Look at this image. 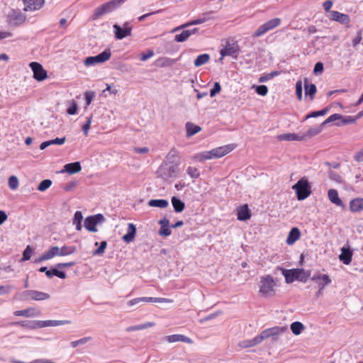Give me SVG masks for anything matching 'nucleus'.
I'll return each mask as SVG.
<instances>
[{
    "label": "nucleus",
    "instance_id": "1",
    "mask_svg": "<svg viewBox=\"0 0 363 363\" xmlns=\"http://www.w3.org/2000/svg\"><path fill=\"white\" fill-rule=\"evenodd\" d=\"M288 330L286 326H276L263 330L259 335L251 340H246L240 342L239 346L242 348H247L257 345L261 343L264 340L268 337L275 338L280 334H282Z\"/></svg>",
    "mask_w": 363,
    "mask_h": 363
},
{
    "label": "nucleus",
    "instance_id": "2",
    "mask_svg": "<svg viewBox=\"0 0 363 363\" xmlns=\"http://www.w3.org/2000/svg\"><path fill=\"white\" fill-rule=\"evenodd\" d=\"M276 284L271 275H265L261 277L259 285V293L262 296L270 297L275 294Z\"/></svg>",
    "mask_w": 363,
    "mask_h": 363
},
{
    "label": "nucleus",
    "instance_id": "3",
    "mask_svg": "<svg viewBox=\"0 0 363 363\" xmlns=\"http://www.w3.org/2000/svg\"><path fill=\"white\" fill-rule=\"evenodd\" d=\"M124 2L125 0H111L108 2L102 4L101 6L97 7L94 10V13L92 16L93 19H98L102 16H104L115 11L116 9L121 6Z\"/></svg>",
    "mask_w": 363,
    "mask_h": 363
},
{
    "label": "nucleus",
    "instance_id": "4",
    "mask_svg": "<svg viewBox=\"0 0 363 363\" xmlns=\"http://www.w3.org/2000/svg\"><path fill=\"white\" fill-rule=\"evenodd\" d=\"M292 189L296 191L297 199L302 201L308 197L311 193V186L308 179L305 177L298 180L293 186Z\"/></svg>",
    "mask_w": 363,
    "mask_h": 363
},
{
    "label": "nucleus",
    "instance_id": "5",
    "mask_svg": "<svg viewBox=\"0 0 363 363\" xmlns=\"http://www.w3.org/2000/svg\"><path fill=\"white\" fill-rule=\"evenodd\" d=\"M50 297V296L49 294L37 290L24 291L18 295V299L22 301L28 300L44 301L49 299Z\"/></svg>",
    "mask_w": 363,
    "mask_h": 363
},
{
    "label": "nucleus",
    "instance_id": "6",
    "mask_svg": "<svg viewBox=\"0 0 363 363\" xmlns=\"http://www.w3.org/2000/svg\"><path fill=\"white\" fill-rule=\"evenodd\" d=\"M178 172L177 164H162L158 168L157 173L158 176L164 180L175 177Z\"/></svg>",
    "mask_w": 363,
    "mask_h": 363
},
{
    "label": "nucleus",
    "instance_id": "7",
    "mask_svg": "<svg viewBox=\"0 0 363 363\" xmlns=\"http://www.w3.org/2000/svg\"><path fill=\"white\" fill-rule=\"evenodd\" d=\"M111 56L110 49H106L96 56H90L84 60V65L86 67L94 66L99 63H104L108 60Z\"/></svg>",
    "mask_w": 363,
    "mask_h": 363
},
{
    "label": "nucleus",
    "instance_id": "8",
    "mask_svg": "<svg viewBox=\"0 0 363 363\" xmlns=\"http://www.w3.org/2000/svg\"><path fill=\"white\" fill-rule=\"evenodd\" d=\"M26 20V16L19 10H11L7 16V22L13 26H18Z\"/></svg>",
    "mask_w": 363,
    "mask_h": 363
},
{
    "label": "nucleus",
    "instance_id": "9",
    "mask_svg": "<svg viewBox=\"0 0 363 363\" xmlns=\"http://www.w3.org/2000/svg\"><path fill=\"white\" fill-rule=\"evenodd\" d=\"M104 216L101 213L90 216L85 218L84 225L88 231L97 232V229L96 228V225L99 223L104 222Z\"/></svg>",
    "mask_w": 363,
    "mask_h": 363
},
{
    "label": "nucleus",
    "instance_id": "10",
    "mask_svg": "<svg viewBox=\"0 0 363 363\" xmlns=\"http://www.w3.org/2000/svg\"><path fill=\"white\" fill-rule=\"evenodd\" d=\"M140 302H151V303H172L173 300L165 298H155V297H140L135 298L128 301V306H133Z\"/></svg>",
    "mask_w": 363,
    "mask_h": 363
},
{
    "label": "nucleus",
    "instance_id": "11",
    "mask_svg": "<svg viewBox=\"0 0 363 363\" xmlns=\"http://www.w3.org/2000/svg\"><path fill=\"white\" fill-rule=\"evenodd\" d=\"M29 66L33 72V78L35 80L41 82L48 77L47 72L40 63L32 62Z\"/></svg>",
    "mask_w": 363,
    "mask_h": 363
},
{
    "label": "nucleus",
    "instance_id": "12",
    "mask_svg": "<svg viewBox=\"0 0 363 363\" xmlns=\"http://www.w3.org/2000/svg\"><path fill=\"white\" fill-rule=\"evenodd\" d=\"M113 27L116 39L121 40L127 36H130L131 34L132 28L128 22H125L123 27L117 24H114Z\"/></svg>",
    "mask_w": 363,
    "mask_h": 363
},
{
    "label": "nucleus",
    "instance_id": "13",
    "mask_svg": "<svg viewBox=\"0 0 363 363\" xmlns=\"http://www.w3.org/2000/svg\"><path fill=\"white\" fill-rule=\"evenodd\" d=\"M311 280L313 281L320 289H324V288L331 284L332 279L328 274H322L320 272H316L313 274L311 278Z\"/></svg>",
    "mask_w": 363,
    "mask_h": 363
},
{
    "label": "nucleus",
    "instance_id": "14",
    "mask_svg": "<svg viewBox=\"0 0 363 363\" xmlns=\"http://www.w3.org/2000/svg\"><path fill=\"white\" fill-rule=\"evenodd\" d=\"M330 18L333 21H337L341 24L347 25L349 27L350 18L347 14L340 13L337 11H331L330 12Z\"/></svg>",
    "mask_w": 363,
    "mask_h": 363
},
{
    "label": "nucleus",
    "instance_id": "15",
    "mask_svg": "<svg viewBox=\"0 0 363 363\" xmlns=\"http://www.w3.org/2000/svg\"><path fill=\"white\" fill-rule=\"evenodd\" d=\"M44 0H23L24 11H34L39 10L44 4Z\"/></svg>",
    "mask_w": 363,
    "mask_h": 363
},
{
    "label": "nucleus",
    "instance_id": "16",
    "mask_svg": "<svg viewBox=\"0 0 363 363\" xmlns=\"http://www.w3.org/2000/svg\"><path fill=\"white\" fill-rule=\"evenodd\" d=\"M235 147V145L230 144L221 147H218L212 150L213 158H220L230 152H231Z\"/></svg>",
    "mask_w": 363,
    "mask_h": 363
},
{
    "label": "nucleus",
    "instance_id": "17",
    "mask_svg": "<svg viewBox=\"0 0 363 363\" xmlns=\"http://www.w3.org/2000/svg\"><path fill=\"white\" fill-rule=\"evenodd\" d=\"M275 270L281 272V274L285 277V281L286 284H291L294 281L296 280V277L295 274L296 269H286L280 267H277Z\"/></svg>",
    "mask_w": 363,
    "mask_h": 363
},
{
    "label": "nucleus",
    "instance_id": "18",
    "mask_svg": "<svg viewBox=\"0 0 363 363\" xmlns=\"http://www.w3.org/2000/svg\"><path fill=\"white\" fill-rule=\"evenodd\" d=\"M16 316L37 317L40 315V311L30 307L21 311H16L13 313Z\"/></svg>",
    "mask_w": 363,
    "mask_h": 363
},
{
    "label": "nucleus",
    "instance_id": "19",
    "mask_svg": "<svg viewBox=\"0 0 363 363\" xmlns=\"http://www.w3.org/2000/svg\"><path fill=\"white\" fill-rule=\"evenodd\" d=\"M238 220L245 221L250 218L251 212L247 205H243L238 208L237 209Z\"/></svg>",
    "mask_w": 363,
    "mask_h": 363
},
{
    "label": "nucleus",
    "instance_id": "20",
    "mask_svg": "<svg viewBox=\"0 0 363 363\" xmlns=\"http://www.w3.org/2000/svg\"><path fill=\"white\" fill-rule=\"evenodd\" d=\"M220 55L224 56H233L236 57L238 53V46L234 44L227 43L224 48L220 52Z\"/></svg>",
    "mask_w": 363,
    "mask_h": 363
},
{
    "label": "nucleus",
    "instance_id": "21",
    "mask_svg": "<svg viewBox=\"0 0 363 363\" xmlns=\"http://www.w3.org/2000/svg\"><path fill=\"white\" fill-rule=\"evenodd\" d=\"M352 251L349 247H342L339 259L345 264H350L352 261Z\"/></svg>",
    "mask_w": 363,
    "mask_h": 363
},
{
    "label": "nucleus",
    "instance_id": "22",
    "mask_svg": "<svg viewBox=\"0 0 363 363\" xmlns=\"http://www.w3.org/2000/svg\"><path fill=\"white\" fill-rule=\"evenodd\" d=\"M136 234V227L133 223H128V228H127V233L125 234L122 239L126 243L131 242L135 236Z\"/></svg>",
    "mask_w": 363,
    "mask_h": 363
},
{
    "label": "nucleus",
    "instance_id": "23",
    "mask_svg": "<svg viewBox=\"0 0 363 363\" xmlns=\"http://www.w3.org/2000/svg\"><path fill=\"white\" fill-rule=\"evenodd\" d=\"M40 328L45 327H55L59 325H67L71 323V320H39Z\"/></svg>",
    "mask_w": 363,
    "mask_h": 363
},
{
    "label": "nucleus",
    "instance_id": "24",
    "mask_svg": "<svg viewBox=\"0 0 363 363\" xmlns=\"http://www.w3.org/2000/svg\"><path fill=\"white\" fill-rule=\"evenodd\" d=\"M328 196L329 200L337 206L344 208L345 205L342 201L339 198L338 192L335 189H330L328 191Z\"/></svg>",
    "mask_w": 363,
    "mask_h": 363
},
{
    "label": "nucleus",
    "instance_id": "25",
    "mask_svg": "<svg viewBox=\"0 0 363 363\" xmlns=\"http://www.w3.org/2000/svg\"><path fill=\"white\" fill-rule=\"evenodd\" d=\"M198 31V28H194L191 30H183L180 34L176 35L174 40L177 42L182 43L186 41L191 35L196 33Z\"/></svg>",
    "mask_w": 363,
    "mask_h": 363
},
{
    "label": "nucleus",
    "instance_id": "26",
    "mask_svg": "<svg viewBox=\"0 0 363 363\" xmlns=\"http://www.w3.org/2000/svg\"><path fill=\"white\" fill-rule=\"evenodd\" d=\"M82 169L81 164L79 162L68 163L64 166L62 172H67L69 174H76Z\"/></svg>",
    "mask_w": 363,
    "mask_h": 363
},
{
    "label": "nucleus",
    "instance_id": "27",
    "mask_svg": "<svg viewBox=\"0 0 363 363\" xmlns=\"http://www.w3.org/2000/svg\"><path fill=\"white\" fill-rule=\"evenodd\" d=\"M164 338L168 342H170V343L176 342H187V343L191 342V340L189 337H188L185 335H178V334L171 335L166 336Z\"/></svg>",
    "mask_w": 363,
    "mask_h": 363
},
{
    "label": "nucleus",
    "instance_id": "28",
    "mask_svg": "<svg viewBox=\"0 0 363 363\" xmlns=\"http://www.w3.org/2000/svg\"><path fill=\"white\" fill-rule=\"evenodd\" d=\"M350 209L352 212L363 211V198H357L350 201Z\"/></svg>",
    "mask_w": 363,
    "mask_h": 363
},
{
    "label": "nucleus",
    "instance_id": "29",
    "mask_svg": "<svg viewBox=\"0 0 363 363\" xmlns=\"http://www.w3.org/2000/svg\"><path fill=\"white\" fill-rule=\"evenodd\" d=\"M301 233L298 228L296 227L293 228L288 235L286 238V243L288 245L294 244L296 240L299 239Z\"/></svg>",
    "mask_w": 363,
    "mask_h": 363
},
{
    "label": "nucleus",
    "instance_id": "30",
    "mask_svg": "<svg viewBox=\"0 0 363 363\" xmlns=\"http://www.w3.org/2000/svg\"><path fill=\"white\" fill-rule=\"evenodd\" d=\"M295 274L296 277V280L302 282H306L311 275L310 272L306 271L303 269L298 268L296 269Z\"/></svg>",
    "mask_w": 363,
    "mask_h": 363
},
{
    "label": "nucleus",
    "instance_id": "31",
    "mask_svg": "<svg viewBox=\"0 0 363 363\" xmlns=\"http://www.w3.org/2000/svg\"><path fill=\"white\" fill-rule=\"evenodd\" d=\"M186 137L189 138L192 135L196 134L200 132L201 128L200 126L194 125L190 122H187L186 123Z\"/></svg>",
    "mask_w": 363,
    "mask_h": 363
},
{
    "label": "nucleus",
    "instance_id": "32",
    "mask_svg": "<svg viewBox=\"0 0 363 363\" xmlns=\"http://www.w3.org/2000/svg\"><path fill=\"white\" fill-rule=\"evenodd\" d=\"M304 86L306 95H309L311 99L313 100L317 91L316 86L314 84H308V80L306 79L304 81Z\"/></svg>",
    "mask_w": 363,
    "mask_h": 363
},
{
    "label": "nucleus",
    "instance_id": "33",
    "mask_svg": "<svg viewBox=\"0 0 363 363\" xmlns=\"http://www.w3.org/2000/svg\"><path fill=\"white\" fill-rule=\"evenodd\" d=\"M213 152H212V150H210V151H206V152H200V153H198L196 154L195 156H194V159L199 162H204L207 160H211V159H213Z\"/></svg>",
    "mask_w": 363,
    "mask_h": 363
},
{
    "label": "nucleus",
    "instance_id": "34",
    "mask_svg": "<svg viewBox=\"0 0 363 363\" xmlns=\"http://www.w3.org/2000/svg\"><path fill=\"white\" fill-rule=\"evenodd\" d=\"M210 19V18H207V17H203V18H198V19H196V20H193L190 22H188L184 25H182L179 27H177L174 29V31H177L182 28H186V27H188L189 26H192V25H198V24H201V23H205L206 21H208Z\"/></svg>",
    "mask_w": 363,
    "mask_h": 363
},
{
    "label": "nucleus",
    "instance_id": "35",
    "mask_svg": "<svg viewBox=\"0 0 363 363\" xmlns=\"http://www.w3.org/2000/svg\"><path fill=\"white\" fill-rule=\"evenodd\" d=\"M172 203L174 207V210L177 213L182 212L185 207L184 203L176 196L172 198Z\"/></svg>",
    "mask_w": 363,
    "mask_h": 363
},
{
    "label": "nucleus",
    "instance_id": "36",
    "mask_svg": "<svg viewBox=\"0 0 363 363\" xmlns=\"http://www.w3.org/2000/svg\"><path fill=\"white\" fill-rule=\"evenodd\" d=\"M148 205L152 207L164 208L168 206L169 202L165 199H151L149 201Z\"/></svg>",
    "mask_w": 363,
    "mask_h": 363
},
{
    "label": "nucleus",
    "instance_id": "37",
    "mask_svg": "<svg viewBox=\"0 0 363 363\" xmlns=\"http://www.w3.org/2000/svg\"><path fill=\"white\" fill-rule=\"evenodd\" d=\"M210 60V55L208 54H202L199 55L194 62L196 67H201L206 64Z\"/></svg>",
    "mask_w": 363,
    "mask_h": 363
},
{
    "label": "nucleus",
    "instance_id": "38",
    "mask_svg": "<svg viewBox=\"0 0 363 363\" xmlns=\"http://www.w3.org/2000/svg\"><path fill=\"white\" fill-rule=\"evenodd\" d=\"M77 252V247L71 245H64L60 247V256L73 255Z\"/></svg>",
    "mask_w": 363,
    "mask_h": 363
},
{
    "label": "nucleus",
    "instance_id": "39",
    "mask_svg": "<svg viewBox=\"0 0 363 363\" xmlns=\"http://www.w3.org/2000/svg\"><path fill=\"white\" fill-rule=\"evenodd\" d=\"M154 325H155L154 323L147 322V323H143V324L129 326V327H128L125 329V330L127 332H132V331H135V330H144V329L152 327Z\"/></svg>",
    "mask_w": 363,
    "mask_h": 363
},
{
    "label": "nucleus",
    "instance_id": "40",
    "mask_svg": "<svg viewBox=\"0 0 363 363\" xmlns=\"http://www.w3.org/2000/svg\"><path fill=\"white\" fill-rule=\"evenodd\" d=\"M18 324L23 328L28 329L40 328L39 320L21 321Z\"/></svg>",
    "mask_w": 363,
    "mask_h": 363
},
{
    "label": "nucleus",
    "instance_id": "41",
    "mask_svg": "<svg viewBox=\"0 0 363 363\" xmlns=\"http://www.w3.org/2000/svg\"><path fill=\"white\" fill-rule=\"evenodd\" d=\"M303 329L304 325L301 322L296 321L291 324V330L296 335H300Z\"/></svg>",
    "mask_w": 363,
    "mask_h": 363
},
{
    "label": "nucleus",
    "instance_id": "42",
    "mask_svg": "<svg viewBox=\"0 0 363 363\" xmlns=\"http://www.w3.org/2000/svg\"><path fill=\"white\" fill-rule=\"evenodd\" d=\"M281 23V19L279 18H272L264 23L268 31L279 26Z\"/></svg>",
    "mask_w": 363,
    "mask_h": 363
},
{
    "label": "nucleus",
    "instance_id": "43",
    "mask_svg": "<svg viewBox=\"0 0 363 363\" xmlns=\"http://www.w3.org/2000/svg\"><path fill=\"white\" fill-rule=\"evenodd\" d=\"M45 253L48 259H51L55 256H60V247L57 246H52Z\"/></svg>",
    "mask_w": 363,
    "mask_h": 363
},
{
    "label": "nucleus",
    "instance_id": "44",
    "mask_svg": "<svg viewBox=\"0 0 363 363\" xmlns=\"http://www.w3.org/2000/svg\"><path fill=\"white\" fill-rule=\"evenodd\" d=\"M34 252V248L30 245H28L23 252V256L20 262H26L29 260L31 257L32 254Z\"/></svg>",
    "mask_w": 363,
    "mask_h": 363
},
{
    "label": "nucleus",
    "instance_id": "45",
    "mask_svg": "<svg viewBox=\"0 0 363 363\" xmlns=\"http://www.w3.org/2000/svg\"><path fill=\"white\" fill-rule=\"evenodd\" d=\"M279 140L292 141L298 140V137L294 133H284L278 136Z\"/></svg>",
    "mask_w": 363,
    "mask_h": 363
},
{
    "label": "nucleus",
    "instance_id": "46",
    "mask_svg": "<svg viewBox=\"0 0 363 363\" xmlns=\"http://www.w3.org/2000/svg\"><path fill=\"white\" fill-rule=\"evenodd\" d=\"M52 183L50 179H44L38 184L37 189L40 191H45L50 187Z\"/></svg>",
    "mask_w": 363,
    "mask_h": 363
},
{
    "label": "nucleus",
    "instance_id": "47",
    "mask_svg": "<svg viewBox=\"0 0 363 363\" xmlns=\"http://www.w3.org/2000/svg\"><path fill=\"white\" fill-rule=\"evenodd\" d=\"M328 112V108H323V109H322L320 111H313L311 113L308 114L305 117V120L310 118H315V117H318V116H325Z\"/></svg>",
    "mask_w": 363,
    "mask_h": 363
},
{
    "label": "nucleus",
    "instance_id": "48",
    "mask_svg": "<svg viewBox=\"0 0 363 363\" xmlns=\"http://www.w3.org/2000/svg\"><path fill=\"white\" fill-rule=\"evenodd\" d=\"M342 118V116L340 114H338V113L332 114L325 121H324L322 123L321 126H324L328 123L336 121L337 120H341Z\"/></svg>",
    "mask_w": 363,
    "mask_h": 363
},
{
    "label": "nucleus",
    "instance_id": "49",
    "mask_svg": "<svg viewBox=\"0 0 363 363\" xmlns=\"http://www.w3.org/2000/svg\"><path fill=\"white\" fill-rule=\"evenodd\" d=\"M186 172L192 179H197L200 176L199 169L194 167H188Z\"/></svg>",
    "mask_w": 363,
    "mask_h": 363
},
{
    "label": "nucleus",
    "instance_id": "50",
    "mask_svg": "<svg viewBox=\"0 0 363 363\" xmlns=\"http://www.w3.org/2000/svg\"><path fill=\"white\" fill-rule=\"evenodd\" d=\"M357 119L354 116H342V118H341V122L340 123H337L336 125H347V124H350V123H354L356 122Z\"/></svg>",
    "mask_w": 363,
    "mask_h": 363
},
{
    "label": "nucleus",
    "instance_id": "51",
    "mask_svg": "<svg viewBox=\"0 0 363 363\" xmlns=\"http://www.w3.org/2000/svg\"><path fill=\"white\" fill-rule=\"evenodd\" d=\"M91 340V337H85L81 338L78 340L71 342L70 345H71L72 347L75 348L79 345L86 344Z\"/></svg>",
    "mask_w": 363,
    "mask_h": 363
},
{
    "label": "nucleus",
    "instance_id": "52",
    "mask_svg": "<svg viewBox=\"0 0 363 363\" xmlns=\"http://www.w3.org/2000/svg\"><path fill=\"white\" fill-rule=\"evenodd\" d=\"M18 180L16 176H11L9 179V186L11 189L15 190L18 187Z\"/></svg>",
    "mask_w": 363,
    "mask_h": 363
},
{
    "label": "nucleus",
    "instance_id": "53",
    "mask_svg": "<svg viewBox=\"0 0 363 363\" xmlns=\"http://www.w3.org/2000/svg\"><path fill=\"white\" fill-rule=\"evenodd\" d=\"M267 32H268L267 29L266 28L264 25L262 24L260 26H259L258 28L254 32V33L252 34V36L254 38H258V37H260V36L264 35Z\"/></svg>",
    "mask_w": 363,
    "mask_h": 363
},
{
    "label": "nucleus",
    "instance_id": "54",
    "mask_svg": "<svg viewBox=\"0 0 363 363\" xmlns=\"http://www.w3.org/2000/svg\"><path fill=\"white\" fill-rule=\"evenodd\" d=\"M107 247V242L106 241H102L100 243V246L96 250L94 251V255H102L104 253L105 249Z\"/></svg>",
    "mask_w": 363,
    "mask_h": 363
},
{
    "label": "nucleus",
    "instance_id": "55",
    "mask_svg": "<svg viewBox=\"0 0 363 363\" xmlns=\"http://www.w3.org/2000/svg\"><path fill=\"white\" fill-rule=\"evenodd\" d=\"M279 74V72L277 71H274V72H272L264 76H262L259 77V82H267L271 79H272L273 77H274L275 76H277L278 74Z\"/></svg>",
    "mask_w": 363,
    "mask_h": 363
},
{
    "label": "nucleus",
    "instance_id": "56",
    "mask_svg": "<svg viewBox=\"0 0 363 363\" xmlns=\"http://www.w3.org/2000/svg\"><path fill=\"white\" fill-rule=\"evenodd\" d=\"M221 91V86L219 82H216L213 84V87L210 91L211 97H214L216 94L220 93Z\"/></svg>",
    "mask_w": 363,
    "mask_h": 363
},
{
    "label": "nucleus",
    "instance_id": "57",
    "mask_svg": "<svg viewBox=\"0 0 363 363\" xmlns=\"http://www.w3.org/2000/svg\"><path fill=\"white\" fill-rule=\"evenodd\" d=\"M329 178L331 180H333L337 183H339V184L342 183V182L341 176L338 173H337L334 171L329 172Z\"/></svg>",
    "mask_w": 363,
    "mask_h": 363
},
{
    "label": "nucleus",
    "instance_id": "58",
    "mask_svg": "<svg viewBox=\"0 0 363 363\" xmlns=\"http://www.w3.org/2000/svg\"><path fill=\"white\" fill-rule=\"evenodd\" d=\"M91 118H92L91 116H90L89 117H87L85 124H84L82 126V131L84 133V135L86 136L88 135L89 130L91 127Z\"/></svg>",
    "mask_w": 363,
    "mask_h": 363
},
{
    "label": "nucleus",
    "instance_id": "59",
    "mask_svg": "<svg viewBox=\"0 0 363 363\" xmlns=\"http://www.w3.org/2000/svg\"><path fill=\"white\" fill-rule=\"evenodd\" d=\"M160 61L162 62L161 66H162V67H171L172 65H173L176 62L177 60H174V59H171V58L165 57V58L160 59Z\"/></svg>",
    "mask_w": 363,
    "mask_h": 363
},
{
    "label": "nucleus",
    "instance_id": "60",
    "mask_svg": "<svg viewBox=\"0 0 363 363\" xmlns=\"http://www.w3.org/2000/svg\"><path fill=\"white\" fill-rule=\"evenodd\" d=\"M296 94L299 101L302 100V82L298 80L296 83Z\"/></svg>",
    "mask_w": 363,
    "mask_h": 363
},
{
    "label": "nucleus",
    "instance_id": "61",
    "mask_svg": "<svg viewBox=\"0 0 363 363\" xmlns=\"http://www.w3.org/2000/svg\"><path fill=\"white\" fill-rule=\"evenodd\" d=\"M323 126H320L318 128H311L308 129L307 131L306 135L308 137H313L318 135L322 130Z\"/></svg>",
    "mask_w": 363,
    "mask_h": 363
},
{
    "label": "nucleus",
    "instance_id": "62",
    "mask_svg": "<svg viewBox=\"0 0 363 363\" xmlns=\"http://www.w3.org/2000/svg\"><path fill=\"white\" fill-rule=\"evenodd\" d=\"M256 92L261 96H266L268 93V88L265 85H259L256 86Z\"/></svg>",
    "mask_w": 363,
    "mask_h": 363
},
{
    "label": "nucleus",
    "instance_id": "63",
    "mask_svg": "<svg viewBox=\"0 0 363 363\" xmlns=\"http://www.w3.org/2000/svg\"><path fill=\"white\" fill-rule=\"evenodd\" d=\"M71 106L67 108V112L69 115H74L77 113V104L74 101L69 102Z\"/></svg>",
    "mask_w": 363,
    "mask_h": 363
},
{
    "label": "nucleus",
    "instance_id": "64",
    "mask_svg": "<svg viewBox=\"0 0 363 363\" xmlns=\"http://www.w3.org/2000/svg\"><path fill=\"white\" fill-rule=\"evenodd\" d=\"M323 64L320 62H317L315 65L313 73L315 75H318V74H321L323 72Z\"/></svg>",
    "mask_w": 363,
    "mask_h": 363
}]
</instances>
